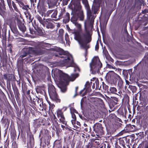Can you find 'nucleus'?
Here are the masks:
<instances>
[{
	"mask_svg": "<svg viewBox=\"0 0 148 148\" xmlns=\"http://www.w3.org/2000/svg\"><path fill=\"white\" fill-rule=\"evenodd\" d=\"M87 26L88 27V26ZM87 26H86V27ZM70 33L74 34V38L79 43L83 40H85L87 42H90L92 40L91 36L90 35L89 32L87 31V28L86 30H85L86 33H85L83 32H81V31H77L76 30L71 29L69 28L68 29Z\"/></svg>",
	"mask_w": 148,
	"mask_h": 148,
	"instance_id": "obj_1",
	"label": "nucleus"
},
{
	"mask_svg": "<svg viewBox=\"0 0 148 148\" xmlns=\"http://www.w3.org/2000/svg\"><path fill=\"white\" fill-rule=\"evenodd\" d=\"M16 22L12 21L10 24V27L12 32L14 34L15 36H20V34L18 31L16 27L17 25L19 29L23 33H24L26 30V28L24 25V22L19 19L16 18L15 19Z\"/></svg>",
	"mask_w": 148,
	"mask_h": 148,
	"instance_id": "obj_2",
	"label": "nucleus"
},
{
	"mask_svg": "<svg viewBox=\"0 0 148 148\" xmlns=\"http://www.w3.org/2000/svg\"><path fill=\"white\" fill-rule=\"evenodd\" d=\"M83 3L85 4V8L87 10V19L84 23V26L86 30V26L89 27H93L94 19L95 17L93 14H92L90 7L87 1L83 0Z\"/></svg>",
	"mask_w": 148,
	"mask_h": 148,
	"instance_id": "obj_3",
	"label": "nucleus"
},
{
	"mask_svg": "<svg viewBox=\"0 0 148 148\" xmlns=\"http://www.w3.org/2000/svg\"><path fill=\"white\" fill-rule=\"evenodd\" d=\"M56 57H60L63 59L62 60L63 62L61 65H76L74 63L73 57L69 53H66L64 50L62 49L59 54H56Z\"/></svg>",
	"mask_w": 148,
	"mask_h": 148,
	"instance_id": "obj_4",
	"label": "nucleus"
},
{
	"mask_svg": "<svg viewBox=\"0 0 148 148\" xmlns=\"http://www.w3.org/2000/svg\"><path fill=\"white\" fill-rule=\"evenodd\" d=\"M120 76L112 71H109L107 73L105 77V79L106 82L111 84H113L116 85L117 82Z\"/></svg>",
	"mask_w": 148,
	"mask_h": 148,
	"instance_id": "obj_5",
	"label": "nucleus"
},
{
	"mask_svg": "<svg viewBox=\"0 0 148 148\" xmlns=\"http://www.w3.org/2000/svg\"><path fill=\"white\" fill-rule=\"evenodd\" d=\"M48 92L50 98L53 101L56 102H60V100L58 98V95L57 94L56 89L53 85H51L48 88Z\"/></svg>",
	"mask_w": 148,
	"mask_h": 148,
	"instance_id": "obj_6",
	"label": "nucleus"
},
{
	"mask_svg": "<svg viewBox=\"0 0 148 148\" xmlns=\"http://www.w3.org/2000/svg\"><path fill=\"white\" fill-rule=\"evenodd\" d=\"M82 8L80 3L79 1H78L74 5L73 13L78 16V18H79L80 20L82 21L84 20V16Z\"/></svg>",
	"mask_w": 148,
	"mask_h": 148,
	"instance_id": "obj_7",
	"label": "nucleus"
},
{
	"mask_svg": "<svg viewBox=\"0 0 148 148\" xmlns=\"http://www.w3.org/2000/svg\"><path fill=\"white\" fill-rule=\"evenodd\" d=\"M29 49V54H32L35 56L40 55L45 53V51L43 49L37 50L30 47H28Z\"/></svg>",
	"mask_w": 148,
	"mask_h": 148,
	"instance_id": "obj_8",
	"label": "nucleus"
},
{
	"mask_svg": "<svg viewBox=\"0 0 148 148\" xmlns=\"http://www.w3.org/2000/svg\"><path fill=\"white\" fill-rule=\"evenodd\" d=\"M93 131L95 132L101 134L104 133L103 127L101 123H95L93 126Z\"/></svg>",
	"mask_w": 148,
	"mask_h": 148,
	"instance_id": "obj_9",
	"label": "nucleus"
},
{
	"mask_svg": "<svg viewBox=\"0 0 148 148\" xmlns=\"http://www.w3.org/2000/svg\"><path fill=\"white\" fill-rule=\"evenodd\" d=\"M57 72H58L59 73L61 74V75L62 76V79L64 81H65L66 80V79L65 76L68 75L66 73H62V71L58 69L57 68H55V69H52V70L51 75L53 79H54L56 77L57 75Z\"/></svg>",
	"mask_w": 148,
	"mask_h": 148,
	"instance_id": "obj_10",
	"label": "nucleus"
},
{
	"mask_svg": "<svg viewBox=\"0 0 148 148\" xmlns=\"http://www.w3.org/2000/svg\"><path fill=\"white\" fill-rule=\"evenodd\" d=\"M27 145L29 144L30 146V148H33L34 144V136L31 132H27Z\"/></svg>",
	"mask_w": 148,
	"mask_h": 148,
	"instance_id": "obj_11",
	"label": "nucleus"
},
{
	"mask_svg": "<svg viewBox=\"0 0 148 148\" xmlns=\"http://www.w3.org/2000/svg\"><path fill=\"white\" fill-rule=\"evenodd\" d=\"M103 65H89L90 72L92 74L95 75L97 73H99L100 70Z\"/></svg>",
	"mask_w": 148,
	"mask_h": 148,
	"instance_id": "obj_12",
	"label": "nucleus"
},
{
	"mask_svg": "<svg viewBox=\"0 0 148 148\" xmlns=\"http://www.w3.org/2000/svg\"><path fill=\"white\" fill-rule=\"evenodd\" d=\"M33 26L34 27L38 33L39 35H42L43 34L42 29L40 27V25L36 21L34 20L33 22H32Z\"/></svg>",
	"mask_w": 148,
	"mask_h": 148,
	"instance_id": "obj_13",
	"label": "nucleus"
},
{
	"mask_svg": "<svg viewBox=\"0 0 148 148\" xmlns=\"http://www.w3.org/2000/svg\"><path fill=\"white\" fill-rule=\"evenodd\" d=\"M90 42H87L85 40H83L79 42L81 47L85 50V56H86L88 53L87 50L90 47V45H87V43Z\"/></svg>",
	"mask_w": 148,
	"mask_h": 148,
	"instance_id": "obj_14",
	"label": "nucleus"
},
{
	"mask_svg": "<svg viewBox=\"0 0 148 148\" xmlns=\"http://www.w3.org/2000/svg\"><path fill=\"white\" fill-rule=\"evenodd\" d=\"M65 66H66V68H68L69 67H72L73 68V71L74 72L77 73V72H80L81 70L80 67L78 65H52V67H55L58 66L60 67H64Z\"/></svg>",
	"mask_w": 148,
	"mask_h": 148,
	"instance_id": "obj_15",
	"label": "nucleus"
},
{
	"mask_svg": "<svg viewBox=\"0 0 148 148\" xmlns=\"http://www.w3.org/2000/svg\"><path fill=\"white\" fill-rule=\"evenodd\" d=\"M29 54V49H28V46H25L21 50L20 57L23 58Z\"/></svg>",
	"mask_w": 148,
	"mask_h": 148,
	"instance_id": "obj_16",
	"label": "nucleus"
},
{
	"mask_svg": "<svg viewBox=\"0 0 148 148\" xmlns=\"http://www.w3.org/2000/svg\"><path fill=\"white\" fill-rule=\"evenodd\" d=\"M132 69H129L128 70H126L125 69H124L122 71V74L123 75L124 77H125L126 78L127 77H128V73H129V75H130V78H131L132 77V74H133V73L132 72Z\"/></svg>",
	"mask_w": 148,
	"mask_h": 148,
	"instance_id": "obj_17",
	"label": "nucleus"
},
{
	"mask_svg": "<svg viewBox=\"0 0 148 148\" xmlns=\"http://www.w3.org/2000/svg\"><path fill=\"white\" fill-rule=\"evenodd\" d=\"M91 99H92L94 101L96 102L98 106L101 107H103L104 106V102L103 100L100 98L92 97Z\"/></svg>",
	"mask_w": 148,
	"mask_h": 148,
	"instance_id": "obj_18",
	"label": "nucleus"
},
{
	"mask_svg": "<svg viewBox=\"0 0 148 148\" xmlns=\"http://www.w3.org/2000/svg\"><path fill=\"white\" fill-rule=\"evenodd\" d=\"M90 65H102L98 57H94L92 59Z\"/></svg>",
	"mask_w": 148,
	"mask_h": 148,
	"instance_id": "obj_19",
	"label": "nucleus"
},
{
	"mask_svg": "<svg viewBox=\"0 0 148 148\" xmlns=\"http://www.w3.org/2000/svg\"><path fill=\"white\" fill-rule=\"evenodd\" d=\"M106 97L107 99L108 104L110 109L114 107L115 105L117 104V103L114 101H113L112 99H111V98H110V97L106 96Z\"/></svg>",
	"mask_w": 148,
	"mask_h": 148,
	"instance_id": "obj_20",
	"label": "nucleus"
},
{
	"mask_svg": "<svg viewBox=\"0 0 148 148\" xmlns=\"http://www.w3.org/2000/svg\"><path fill=\"white\" fill-rule=\"evenodd\" d=\"M1 3L0 2V15H2L5 12L6 10L3 0H0Z\"/></svg>",
	"mask_w": 148,
	"mask_h": 148,
	"instance_id": "obj_21",
	"label": "nucleus"
},
{
	"mask_svg": "<svg viewBox=\"0 0 148 148\" xmlns=\"http://www.w3.org/2000/svg\"><path fill=\"white\" fill-rule=\"evenodd\" d=\"M14 76L12 74H9L7 73H5L3 74V77L4 79L6 80L7 82H11Z\"/></svg>",
	"mask_w": 148,
	"mask_h": 148,
	"instance_id": "obj_22",
	"label": "nucleus"
},
{
	"mask_svg": "<svg viewBox=\"0 0 148 148\" xmlns=\"http://www.w3.org/2000/svg\"><path fill=\"white\" fill-rule=\"evenodd\" d=\"M79 76V73H72L69 77V79L70 81L73 82L74 81L75 79L78 77Z\"/></svg>",
	"mask_w": 148,
	"mask_h": 148,
	"instance_id": "obj_23",
	"label": "nucleus"
},
{
	"mask_svg": "<svg viewBox=\"0 0 148 148\" xmlns=\"http://www.w3.org/2000/svg\"><path fill=\"white\" fill-rule=\"evenodd\" d=\"M47 19H46L43 25L44 27L46 26L48 29H53L54 27L53 24L51 22H49L47 21Z\"/></svg>",
	"mask_w": 148,
	"mask_h": 148,
	"instance_id": "obj_24",
	"label": "nucleus"
},
{
	"mask_svg": "<svg viewBox=\"0 0 148 148\" xmlns=\"http://www.w3.org/2000/svg\"><path fill=\"white\" fill-rule=\"evenodd\" d=\"M44 138L45 137V141H46V144L47 147H48L50 145V140L51 138V136H49L48 134L45 132L44 135Z\"/></svg>",
	"mask_w": 148,
	"mask_h": 148,
	"instance_id": "obj_25",
	"label": "nucleus"
},
{
	"mask_svg": "<svg viewBox=\"0 0 148 148\" xmlns=\"http://www.w3.org/2000/svg\"><path fill=\"white\" fill-rule=\"evenodd\" d=\"M139 64L137 65H139ZM140 65H148V55L145 56L142 60L139 63Z\"/></svg>",
	"mask_w": 148,
	"mask_h": 148,
	"instance_id": "obj_26",
	"label": "nucleus"
},
{
	"mask_svg": "<svg viewBox=\"0 0 148 148\" xmlns=\"http://www.w3.org/2000/svg\"><path fill=\"white\" fill-rule=\"evenodd\" d=\"M3 68L8 72H12L14 70L13 65H2Z\"/></svg>",
	"mask_w": 148,
	"mask_h": 148,
	"instance_id": "obj_27",
	"label": "nucleus"
},
{
	"mask_svg": "<svg viewBox=\"0 0 148 148\" xmlns=\"http://www.w3.org/2000/svg\"><path fill=\"white\" fill-rule=\"evenodd\" d=\"M57 86L60 89V91L62 93L65 92L67 89V88L66 86H63L59 84H57Z\"/></svg>",
	"mask_w": 148,
	"mask_h": 148,
	"instance_id": "obj_28",
	"label": "nucleus"
},
{
	"mask_svg": "<svg viewBox=\"0 0 148 148\" xmlns=\"http://www.w3.org/2000/svg\"><path fill=\"white\" fill-rule=\"evenodd\" d=\"M63 22L65 23L68 22L70 20V14L68 13L67 12L66 14L64 15L63 17Z\"/></svg>",
	"mask_w": 148,
	"mask_h": 148,
	"instance_id": "obj_29",
	"label": "nucleus"
},
{
	"mask_svg": "<svg viewBox=\"0 0 148 148\" xmlns=\"http://www.w3.org/2000/svg\"><path fill=\"white\" fill-rule=\"evenodd\" d=\"M6 107L7 108L9 114L12 115L13 113V108L9 103H6Z\"/></svg>",
	"mask_w": 148,
	"mask_h": 148,
	"instance_id": "obj_30",
	"label": "nucleus"
},
{
	"mask_svg": "<svg viewBox=\"0 0 148 148\" xmlns=\"http://www.w3.org/2000/svg\"><path fill=\"white\" fill-rule=\"evenodd\" d=\"M20 6L23 9L27 10L29 9L28 5H25L24 3L22 2H20L18 3Z\"/></svg>",
	"mask_w": 148,
	"mask_h": 148,
	"instance_id": "obj_31",
	"label": "nucleus"
},
{
	"mask_svg": "<svg viewBox=\"0 0 148 148\" xmlns=\"http://www.w3.org/2000/svg\"><path fill=\"white\" fill-rule=\"evenodd\" d=\"M72 13H73V16L71 19V21L74 24L77 22L78 19V16H77L76 14H75V13H73V10L72 11Z\"/></svg>",
	"mask_w": 148,
	"mask_h": 148,
	"instance_id": "obj_32",
	"label": "nucleus"
},
{
	"mask_svg": "<svg viewBox=\"0 0 148 148\" xmlns=\"http://www.w3.org/2000/svg\"><path fill=\"white\" fill-rule=\"evenodd\" d=\"M14 92L15 97V98H18L20 97V94L19 93L17 87L14 88V89H13Z\"/></svg>",
	"mask_w": 148,
	"mask_h": 148,
	"instance_id": "obj_33",
	"label": "nucleus"
},
{
	"mask_svg": "<svg viewBox=\"0 0 148 148\" xmlns=\"http://www.w3.org/2000/svg\"><path fill=\"white\" fill-rule=\"evenodd\" d=\"M35 17L39 21L40 23L42 25H43V23H44L46 20L45 18H44L43 20H42V18L38 14Z\"/></svg>",
	"mask_w": 148,
	"mask_h": 148,
	"instance_id": "obj_34",
	"label": "nucleus"
},
{
	"mask_svg": "<svg viewBox=\"0 0 148 148\" xmlns=\"http://www.w3.org/2000/svg\"><path fill=\"white\" fill-rule=\"evenodd\" d=\"M119 80L118 83V86H119V88H122L123 87V82L121 77L118 80Z\"/></svg>",
	"mask_w": 148,
	"mask_h": 148,
	"instance_id": "obj_35",
	"label": "nucleus"
},
{
	"mask_svg": "<svg viewBox=\"0 0 148 148\" xmlns=\"http://www.w3.org/2000/svg\"><path fill=\"white\" fill-rule=\"evenodd\" d=\"M40 123V122L38 119H36L34 120V124L35 126L37 128L39 127L41 125V124Z\"/></svg>",
	"mask_w": 148,
	"mask_h": 148,
	"instance_id": "obj_36",
	"label": "nucleus"
},
{
	"mask_svg": "<svg viewBox=\"0 0 148 148\" xmlns=\"http://www.w3.org/2000/svg\"><path fill=\"white\" fill-rule=\"evenodd\" d=\"M62 109H60L59 108L56 111L57 117L58 118H59L60 117L64 114L63 112L62 111Z\"/></svg>",
	"mask_w": 148,
	"mask_h": 148,
	"instance_id": "obj_37",
	"label": "nucleus"
},
{
	"mask_svg": "<svg viewBox=\"0 0 148 148\" xmlns=\"http://www.w3.org/2000/svg\"><path fill=\"white\" fill-rule=\"evenodd\" d=\"M66 10L65 9H62L61 10L60 12L59 15V17L58 19H60L63 18L64 16L63 15L65 14Z\"/></svg>",
	"mask_w": 148,
	"mask_h": 148,
	"instance_id": "obj_38",
	"label": "nucleus"
},
{
	"mask_svg": "<svg viewBox=\"0 0 148 148\" xmlns=\"http://www.w3.org/2000/svg\"><path fill=\"white\" fill-rule=\"evenodd\" d=\"M71 104L69 105V107H70V113L72 112V113H75L76 114H78V112L73 107L71 106Z\"/></svg>",
	"mask_w": 148,
	"mask_h": 148,
	"instance_id": "obj_39",
	"label": "nucleus"
},
{
	"mask_svg": "<svg viewBox=\"0 0 148 148\" xmlns=\"http://www.w3.org/2000/svg\"><path fill=\"white\" fill-rule=\"evenodd\" d=\"M49 115L51 120L54 121L55 122V120H58L57 118L52 111H51V113L50 112V114H49Z\"/></svg>",
	"mask_w": 148,
	"mask_h": 148,
	"instance_id": "obj_40",
	"label": "nucleus"
},
{
	"mask_svg": "<svg viewBox=\"0 0 148 148\" xmlns=\"http://www.w3.org/2000/svg\"><path fill=\"white\" fill-rule=\"evenodd\" d=\"M55 106V105L53 103H52L49 105V109L48 111V113L49 114H50V112L51 113V111H52V110H53Z\"/></svg>",
	"mask_w": 148,
	"mask_h": 148,
	"instance_id": "obj_41",
	"label": "nucleus"
},
{
	"mask_svg": "<svg viewBox=\"0 0 148 148\" xmlns=\"http://www.w3.org/2000/svg\"><path fill=\"white\" fill-rule=\"evenodd\" d=\"M10 95L11 97H10V95H8L9 98L11 99V101L13 102V101H15V95L13 94V93L12 91L9 92Z\"/></svg>",
	"mask_w": 148,
	"mask_h": 148,
	"instance_id": "obj_42",
	"label": "nucleus"
},
{
	"mask_svg": "<svg viewBox=\"0 0 148 148\" xmlns=\"http://www.w3.org/2000/svg\"><path fill=\"white\" fill-rule=\"evenodd\" d=\"M86 148H97V147H95L94 146L92 142H89L88 144L86 146Z\"/></svg>",
	"mask_w": 148,
	"mask_h": 148,
	"instance_id": "obj_43",
	"label": "nucleus"
},
{
	"mask_svg": "<svg viewBox=\"0 0 148 148\" xmlns=\"http://www.w3.org/2000/svg\"><path fill=\"white\" fill-rule=\"evenodd\" d=\"M53 13L51 15V17L52 18H57L56 16L58 13V11L57 10H53Z\"/></svg>",
	"mask_w": 148,
	"mask_h": 148,
	"instance_id": "obj_44",
	"label": "nucleus"
},
{
	"mask_svg": "<svg viewBox=\"0 0 148 148\" xmlns=\"http://www.w3.org/2000/svg\"><path fill=\"white\" fill-rule=\"evenodd\" d=\"M74 24L76 27L79 29L78 30H77V31L80 30L81 32H82L81 29V25L80 24H79L77 22L74 23Z\"/></svg>",
	"mask_w": 148,
	"mask_h": 148,
	"instance_id": "obj_45",
	"label": "nucleus"
},
{
	"mask_svg": "<svg viewBox=\"0 0 148 148\" xmlns=\"http://www.w3.org/2000/svg\"><path fill=\"white\" fill-rule=\"evenodd\" d=\"M7 46L9 48L7 49L8 51L10 53H12L13 52L12 49V45L10 44H8Z\"/></svg>",
	"mask_w": 148,
	"mask_h": 148,
	"instance_id": "obj_46",
	"label": "nucleus"
},
{
	"mask_svg": "<svg viewBox=\"0 0 148 148\" xmlns=\"http://www.w3.org/2000/svg\"><path fill=\"white\" fill-rule=\"evenodd\" d=\"M102 87L103 90H107L108 93L109 92L108 91V88H109V86L105 83L104 82H102Z\"/></svg>",
	"mask_w": 148,
	"mask_h": 148,
	"instance_id": "obj_47",
	"label": "nucleus"
},
{
	"mask_svg": "<svg viewBox=\"0 0 148 148\" xmlns=\"http://www.w3.org/2000/svg\"><path fill=\"white\" fill-rule=\"evenodd\" d=\"M56 133L58 136L59 135V133H60L62 131V130L60 127H56ZM55 131V130L54 129Z\"/></svg>",
	"mask_w": 148,
	"mask_h": 148,
	"instance_id": "obj_48",
	"label": "nucleus"
},
{
	"mask_svg": "<svg viewBox=\"0 0 148 148\" xmlns=\"http://www.w3.org/2000/svg\"><path fill=\"white\" fill-rule=\"evenodd\" d=\"M121 139V138H119V144H122V145L123 148H126V147L125 146V143L124 140Z\"/></svg>",
	"mask_w": 148,
	"mask_h": 148,
	"instance_id": "obj_49",
	"label": "nucleus"
},
{
	"mask_svg": "<svg viewBox=\"0 0 148 148\" xmlns=\"http://www.w3.org/2000/svg\"><path fill=\"white\" fill-rule=\"evenodd\" d=\"M12 5L14 9V10L18 12H19V10L18 9L16 4L14 3V2L13 1H12Z\"/></svg>",
	"mask_w": 148,
	"mask_h": 148,
	"instance_id": "obj_50",
	"label": "nucleus"
},
{
	"mask_svg": "<svg viewBox=\"0 0 148 148\" xmlns=\"http://www.w3.org/2000/svg\"><path fill=\"white\" fill-rule=\"evenodd\" d=\"M91 87V86L90 85H88L87 87L86 86V88L85 89V91L89 93L90 92L92 91Z\"/></svg>",
	"mask_w": 148,
	"mask_h": 148,
	"instance_id": "obj_51",
	"label": "nucleus"
},
{
	"mask_svg": "<svg viewBox=\"0 0 148 148\" xmlns=\"http://www.w3.org/2000/svg\"><path fill=\"white\" fill-rule=\"evenodd\" d=\"M136 4H138L139 6H141L143 4H144V0H137Z\"/></svg>",
	"mask_w": 148,
	"mask_h": 148,
	"instance_id": "obj_52",
	"label": "nucleus"
},
{
	"mask_svg": "<svg viewBox=\"0 0 148 148\" xmlns=\"http://www.w3.org/2000/svg\"><path fill=\"white\" fill-rule=\"evenodd\" d=\"M110 92L112 93H114V92H117V89L114 87H111L110 88Z\"/></svg>",
	"mask_w": 148,
	"mask_h": 148,
	"instance_id": "obj_53",
	"label": "nucleus"
},
{
	"mask_svg": "<svg viewBox=\"0 0 148 148\" xmlns=\"http://www.w3.org/2000/svg\"><path fill=\"white\" fill-rule=\"evenodd\" d=\"M60 118L59 119V121L60 123H64V121H65V118L64 114L60 117Z\"/></svg>",
	"mask_w": 148,
	"mask_h": 148,
	"instance_id": "obj_54",
	"label": "nucleus"
},
{
	"mask_svg": "<svg viewBox=\"0 0 148 148\" xmlns=\"http://www.w3.org/2000/svg\"><path fill=\"white\" fill-rule=\"evenodd\" d=\"M11 82H7V88L9 92L12 91L11 88Z\"/></svg>",
	"mask_w": 148,
	"mask_h": 148,
	"instance_id": "obj_55",
	"label": "nucleus"
},
{
	"mask_svg": "<svg viewBox=\"0 0 148 148\" xmlns=\"http://www.w3.org/2000/svg\"><path fill=\"white\" fill-rule=\"evenodd\" d=\"M95 83L96 86L95 90H97V89H98L99 86V82L98 78L96 79L95 80Z\"/></svg>",
	"mask_w": 148,
	"mask_h": 148,
	"instance_id": "obj_56",
	"label": "nucleus"
},
{
	"mask_svg": "<svg viewBox=\"0 0 148 148\" xmlns=\"http://www.w3.org/2000/svg\"><path fill=\"white\" fill-rule=\"evenodd\" d=\"M1 41L2 43V45L3 46L6 45V38L5 37H3Z\"/></svg>",
	"mask_w": 148,
	"mask_h": 148,
	"instance_id": "obj_57",
	"label": "nucleus"
},
{
	"mask_svg": "<svg viewBox=\"0 0 148 148\" xmlns=\"http://www.w3.org/2000/svg\"><path fill=\"white\" fill-rule=\"evenodd\" d=\"M5 97V96L4 93L1 89H0V99H1V97L4 99Z\"/></svg>",
	"mask_w": 148,
	"mask_h": 148,
	"instance_id": "obj_58",
	"label": "nucleus"
},
{
	"mask_svg": "<svg viewBox=\"0 0 148 148\" xmlns=\"http://www.w3.org/2000/svg\"><path fill=\"white\" fill-rule=\"evenodd\" d=\"M53 10H48L46 13V16L47 17L49 16L53 12Z\"/></svg>",
	"mask_w": 148,
	"mask_h": 148,
	"instance_id": "obj_59",
	"label": "nucleus"
},
{
	"mask_svg": "<svg viewBox=\"0 0 148 148\" xmlns=\"http://www.w3.org/2000/svg\"><path fill=\"white\" fill-rule=\"evenodd\" d=\"M16 101L18 103V105L19 106H20L21 105V100L20 99V97L18 98H15Z\"/></svg>",
	"mask_w": 148,
	"mask_h": 148,
	"instance_id": "obj_60",
	"label": "nucleus"
},
{
	"mask_svg": "<svg viewBox=\"0 0 148 148\" xmlns=\"http://www.w3.org/2000/svg\"><path fill=\"white\" fill-rule=\"evenodd\" d=\"M48 43L44 42H42L40 43V45L42 48H44V47H46L48 45Z\"/></svg>",
	"mask_w": 148,
	"mask_h": 148,
	"instance_id": "obj_61",
	"label": "nucleus"
},
{
	"mask_svg": "<svg viewBox=\"0 0 148 148\" xmlns=\"http://www.w3.org/2000/svg\"><path fill=\"white\" fill-rule=\"evenodd\" d=\"M7 2L8 4V5H9L10 8V10H11V9L13 11V9L12 8V7H11V0H7Z\"/></svg>",
	"mask_w": 148,
	"mask_h": 148,
	"instance_id": "obj_62",
	"label": "nucleus"
},
{
	"mask_svg": "<svg viewBox=\"0 0 148 148\" xmlns=\"http://www.w3.org/2000/svg\"><path fill=\"white\" fill-rule=\"evenodd\" d=\"M71 115V117L73 120H76L77 118L76 115L74 113H70Z\"/></svg>",
	"mask_w": 148,
	"mask_h": 148,
	"instance_id": "obj_63",
	"label": "nucleus"
},
{
	"mask_svg": "<svg viewBox=\"0 0 148 148\" xmlns=\"http://www.w3.org/2000/svg\"><path fill=\"white\" fill-rule=\"evenodd\" d=\"M65 40L66 42L69 41V36L67 33H66L65 35Z\"/></svg>",
	"mask_w": 148,
	"mask_h": 148,
	"instance_id": "obj_64",
	"label": "nucleus"
}]
</instances>
